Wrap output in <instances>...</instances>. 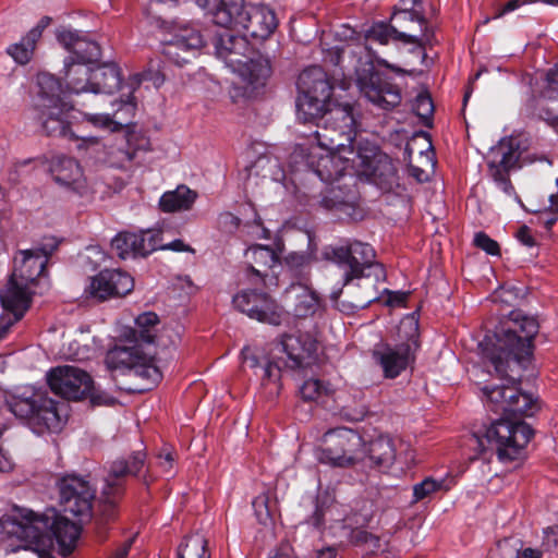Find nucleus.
Instances as JSON below:
<instances>
[{
    "label": "nucleus",
    "instance_id": "1",
    "mask_svg": "<svg viewBox=\"0 0 558 558\" xmlns=\"http://www.w3.org/2000/svg\"><path fill=\"white\" fill-rule=\"evenodd\" d=\"M509 320L512 326L486 335L480 343L483 357L490 363L495 373L511 383L505 417L493 422L483 437L476 438L482 453L490 449L501 462L519 459L533 436L529 424L510 416H532L539 409L537 399L522 392L517 386L532 355L533 339L539 325L534 317L520 311H512Z\"/></svg>",
    "mask_w": 558,
    "mask_h": 558
},
{
    "label": "nucleus",
    "instance_id": "2",
    "mask_svg": "<svg viewBox=\"0 0 558 558\" xmlns=\"http://www.w3.org/2000/svg\"><path fill=\"white\" fill-rule=\"evenodd\" d=\"M393 38L392 23H376L365 33L366 45L351 50L352 56L357 57L355 65L356 84L364 97L383 110H392L402 100L400 87L392 83L383 73L375 70L374 62L393 71H399L385 59L380 58L373 48V43L387 45Z\"/></svg>",
    "mask_w": 558,
    "mask_h": 558
},
{
    "label": "nucleus",
    "instance_id": "3",
    "mask_svg": "<svg viewBox=\"0 0 558 558\" xmlns=\"http://www.w3.org/2000/svg\"><path fill=\"white\" fill-rule=\"evenodd\" d=\"M36 250L20 251L14 257V266L7 287L0 291V302L5 313L2 317L20 320L31 304L29 286L44 272L49 255L57 248L52 241Z\"/></svg>",
    "mask_w": 558,
    "mask_h": 558
},
{
    "label": "nucleus",
    "instance_id": "4",
    "mask_svg": "<svg viewBox=\"0 0 558 558\" xmlns=\"http://www.w3.org/2000/svg\"><path fill=\"white\" fill-rule=\"evenodd\" d=\"M196 3L210 11L216 25L240 26L256 39L268 38L277 27L275 12L253 0H196Z\"/></svg>",
    "mask_w": 558,
    "mask_h": 558
},
{
    "label": "nucleus",
    "instance_id": "5",
    "mask_svg": "<svg viewBox=\"0 0 558 558\" xmlns=\"http://www.w3.org/2000/svg\"><path fill=\"white\" fill-rule=\"evenodd\" d=\"M313 122L317 126L314 135L322 148L350 155L360 154L359 144L362 145V142H355L357 121L352 105H333Z\"/></svg>",
    "mask_w": 558,
    "mask_h": 558
},
{
    "label": "nucleus",
    "instance_id": "6",
    "mask_svg": "<svg viewBox=\"0 0 558 558\" xmlns=\"http://www.w3.org/2000/svg\"><path fill=\"white\" fill-rule=\"evenodd\" d=\"M145 463L146 453L143 450L133 452L129 460L118 459L111 463L101 492V514L96 520L99 536L105 535L104 524L117 517V504L124 494V478L128 475L137 476Z\"/></svg>",
    "mask_w": 558,
    "mask_h": 558
},
{
    "label": "nucleus",
    "instance_id": "7",
    "mask_svg": "<svg viewBox=\"0 0 558 558\" xmlns=\"http://www.w3.org/2000/svg\"><path fill=\"white\" fill-rule=\"evenodd\" d=\"M520 141L517 137L502 138L492 147L487 155L488 172L498 187L508 196L514 194V187L509 179L510 171L525 163L542 161L550 165L545 155L527 154L522 156Z\"/></svg>",
    "mask_w": 558,
    "mask_h": 558
},
{
    "label": "nucleus",
    "instance_id": "8",
    "mask_svg": "<svg viewBox=\"0 0 558 558\" xmlns=\"http://www.w3.org/2000/svg\"><path fill=\"white\" fill-rule=\"evenodd\" d=\"M326 260L336 263L343 269V276L372 278L384 281L386 271L383 264L375 262V251L367 244L353 241L341 246H326L323 251Z\"/></svg>",
    "mask_w": 558,
    "mask_h": 558
},
{
    "label": "nucleus",
    "instance_id": "9",
    "mask_svg": "<svg viewBox=\"0 0 558 558\" xmlns=\"http://www.w3.org/2000/svg\"><path fill=\"white\" fill-rule=\"evenodd\" d=\"M299 96L296 111L304 123L315 121L326 110L331 97L332 85L322 66L314 65L304 70L298 78Z\"/></svg>",
    "mask_w": 558,
    "mask_h": 558
},
{
    "label": "nucleus",
    "instance_id": "10",
    "mask_svg": "<svg viewBox=\"0 0 558 558\" xmlns=\"http://www.w3.org/2000/svg\"><path fill=\"white\" fill-rule=\"evenodd\" d=\"M10 411L24 420L27 426L37 435L46 432H58L62 428L63 420L59 403L45 396L33 398L14 397L9 402Z\"/></svg>",
    "mask_w": 558,
    "mask_h": 558
},
{
    "label": "nucleus",
    "instance_id": "11",
    "mask_svg": "<svg viewBox=\"0 0 558 558\" xmlns=\"http://www.w3.org/2000/svg\"><path fill=\"white\" fill-rule=\"evenodd\" d=\"M405 330L409 336L405 342L396 345L381 344L373 351V357L381 366L385 377L396 378L414 360L418 349V324L413 317L402 320L399 332Z\"/></svg>",
    "mask_w": 558,
    "mask_h": 558
},
{
    "label": "nucleus",
    "instance_id": "12",
    "mask_svg": "<svg viewBox=\"0 0 558 558\" xmlns=\"http://www.w3.org/2000/svg\"><path fill=\"white\" fill-rule=\"evenodd\" d=\"M324 447L317 453L322 463L332 466H350L363 458V439L350 428H337L327 432L323 438Z\"/></svg>",
    "mask_w": 558,
    "mask_h": 558
},
{
    "label": "nucleus",
    "instance_id": "13",
    "mask_svg": "<svg viewBox=\"0 0 558 558\" xmlns=\"http://www.w3.org/2000/svg\"><path fill=\"white\" fill-rule=\"evenodd\" d=\"M47 380L50 389L64 399L81 400L90 397L93 403H107L108 399L102 400L94 391V383L90 375L72 365H62L51 368L47 374Z\"/></svg>",
    "mask_w": 558,
    "mask_h": 558
},
{
    "label": "nucleus",
    "instance_id": "14",
    "mask_svg": "<svg viewBox=\"0 0 558 558\" xmlns=\"http://www.w3.org/2000/svg\"><path fill=\"white\" fill-rule=\"evenodd\" d=\"M60 505L64 513L72 514L83 521L92 515L95 489L84 477L68 474L58 482Z\"/></svg>",
    "mask_w": 558,
    "mask_h": 558
},
{
    "label": "nucleus",
    "instance_id": "15",
    "mask_svg": "<svg viewBox=\"0 0 558 558\" xmlns=\"http://www.w3.org/2000/svg\"><path fill=\"white\" fill-rule=\"evenodd\" d=\"M377 282L372 278L343 276L342 288L333 291L330 300L338 311L352 315L378 300Z\"/></svg>",
    "mask_w": 558,
    "mask_h": 558
},
{
    "label": "nucleus",
    "instance_id": "16",
    "mask_svg": "<svg viewBox=\"0 0 558 558\" xmlns=\"http://www.w3.org/2000/svg\"><path fill=\"white\" fill-rule=\"evenodd\" d=\"M393 39L404 44H413L420 48L433 46L436 43L435 33L429 27L424 14L418 10L399 9L390 19Z\"/></svg>",
    "mask_w": 558,
    "mask_h": 558
},
{
    "label": "nucleus",
    "instance_id": "17",
    "mask_svg": "<svg viewBox=\"0 0 558 558\" xmlns=\"http://www.w3.org/2000/svg\"><path fill=\"white\" fill-rule=\"evenodd\" d=\"M233 304L236 310L260 323L279 326L282 322V308L266 292L243 290L233 296Z\"/></svg>",
    "mask_w": 558,
    "mask_h": 558
},
{
    "label": "nucleus",
    "instance_id": "18",
    "mask_svg": "<svg viewBox=\"0 0 558 558\" xmlns=\"http://www.w3.org/2000/svg\"><path fill=\"white\" fill-rule=\"evenodd\" d=\"M356 167H362L364 173L383 190L390 191L398 185V173L391 158L378 150L376 146L359 144Z\"/></svg>",
    "mask_w": 558,
    "mask_h": 558
},
{
    "label": "nucleus",
    "instance_id": "19",
    "mask_svg": "<svg viewBox=\"0 0 558 558\" xmlns=\"http://www.w3.org/2000/svg\"><path fill=\"white\" fill-rule=\"evenodd\" d=\"M245 257L250 263L245 270V277L250 283L260 284L266 289L277 286V278L272 269L279 265V258L272 248L255 245L246 251Z\"/></svg>",
    "mask_w": 558,
    "mask_h": 558
},
{
    "label": "nucleus",
    "instance_id": "20",
    "mask_svg": "<svg viewBox=\"0 0 558 558\" xmlns=\"http://www.w3.org/2000/svg\"><path fill=\"white\" fill-rule=\"evenodd\" d=\"M134 288L133 278L120 269H105L92 278L89 293L98 301L124 296Z\"/></svg>",
    "mask_w": 558,
    "mask_h": 558
},
{
    "label": "nucleus",
    "instance_id": "21",
    "mask_svg": "<svg viewBox=\"0 0 558 558\" xmlns=\"http://www.w3.org/2000/svg\"><path fill=\"white\" fill-rule=\"evenodd\" d=\"M158 248V234L150 231L119 232L111 241V250L121 258L145 257Z\"/></svg>",
    "mask_w": 558,
    "mask_h": 558
},
{
    "label": "nucleus",
    "instance_id": "22",
    "mask_svg": "<svg viewBox=\"0 0 558 558\" xmlns=\"http://www.w3.org/2000/svg\"><path fill=\"white\" fill-rule=\"evenodd\" d=\"M204 36L191 26L181 27L172 38L167 41L163 53L178 65L189 62L187 54L204 46Z\"/></svg>",
    "mask_w": 558,
    "mask_h": 558
},
{
    "label": "nucleus",
    "instance_id": "23",
    "mask_svg": "<svg viewBox=\"0 0 558 558\" xmlns=\"http://www.w3.org/2000/svg\"><path fill=\"white\" fill-rule=\"evenodd\" d=\"M222 32L214 36V47L219 59L230 66L235 68L246 58L250 52V44L244 36L234 35L229 28L223 27Z\"/></svg>",
    "mask_w": 558,
    "mask_h": 558
},
{
    "label": "nucleus",
    "instance_id": "24",
    "mask_svg": "<svg viewBox=\"0 0 558 558\" xmlns=\"http://www.w3.org/2000/svg\"><path fill=\"white\" fill-rule=\"evenodd\" d=\"M357 157V154L327 150V155L318 159L314 172L324 182H339L341 178H345L349 168L356 167Z\"/></svg>",
    "mask_w": 558,
    "mask_h": 558
},
{
    "label": "nucleus",
    "instance_id": "25",
    "mask_svg": "<svg viewBox=\"0 0 558 558\" xmlns=\"http://www.w3.org/2000/svg\"><path fill=\"white\" fill-rule=\"evenodd\" d=\"M50 171L60 186L82 194L86 187L80 163L65 156H57L51 160Z\"/></svg>",
    "mask_w": 558,
    "mask_h": 558
},
{
    "label": "nucleus",
    "instance_id": "26",
    "mask_svg": "<svg viewBox=\"0 0 558 558\" xmlns=\"http://www.w3.org/2000/svg\"><path fill=\"white\" fill-rule=\"evenodd\" d=\"M280 345L289 359L286 366L292 369L308 365V360L317 350L316 341L306 333L287 335Z\"/></svg>",
    "mask_w": 558,
    "mask_h": 558
},
{
    "label": "nucleus",
    "instance_id": "27",
    "mask_svg": "<svg viewBox=\"0 0 558 558\" xmlns=\"http://www.w3.org/2000/svg\"><path fill=\"white\" fill-rule=\"evenodd\" d=\"M59 43L69 50L77 64L97 61L100 57L99 45L76 31H62L58 34Z\"/></svg>",
    "mask_w": 558,
    "mask_h": 558
},
{
    "label": "nucleus",
    "instance_id": "28",
    "mask_svg": "<svg viewBox=\"0 0 558 558\" xmlns=\"http://www.w3.org/2000/svg\"><path fill=\"white\" fill-rule=\"evenodd\" d=\"M356 193L351 184L330 183L323 193L320 205L327 209L348 217H354Z\"/></svg>",
    "mask_w": 558,
    "mask_h": 558
},
{
    "label": "nucleus",
    "instance_id": "29",
    "mask_svg": "<svg viewBox=\"0 0 558 558\" xmlns=\"http://www.w3.org/2000/svg\"><path fill=\"white\" fill-rule=\"evenodd\" d=\"M150 150L147 137L131 134L124 146H111L107 153V162L111 168L129 170L140 151Z\"/></svg>",
    "mask_w": 558,
    "mask_h": 558
},
{
    "label": "nucleus",
    "instance_id": "30",
    "mask_svg": "<svg viewBox=\"0 0 558 558\" xmlns=\"http://www.w3.org/2000/svg\"><path fill=\"white\" fill-rule=\"evenodd\" d=\"M37 119L41 124L44 132L48 136L72 137L68 112L72 109L71 105H53L48 108H35Z\"/></svg>",
    "mask_w": 558,
    "mask_h": 558
},
{
    "label": "nucleus",
    "instance_id": "31",
    "mask_svg": "<svg viewBox=\"0 0 558 558\" xmlns=\"http://www.w3.org/2000/svg\"><path fill=\"white\" fill-rule=\"evenodd\" d=\"M233 71L239 73L247 89L255 92L265 86L271 74V66L269 60L263 56L250 59L246 57Z\"/></svg>",
    "mask_w": 558,
    "mask_h": 558
},
{
    "label": "nucleus",
    "instance_id": "32",
    "mask_svg": "<svg viewBox=\"0 0 558 558\" xmlns=\"http://www.w3.org/2000/svg\"><path fill=\"white\" fill-rule=\"evenodd\" d=\"M60 81L52 74L41 72L37 75L35 108H48L53 105H70L64 100Z\"/></svg>",
    "mask_w": 558,
    "mask_h": 558
},
{
    "label": "nucleus",
    "instance_id": "33",
    "mask_svg": "<svg viewBox=\"0 0 558 558\" xmlns=\"http://www.w3.org/2000/svg\"><path fill=\"white\" fill-rule=\"evenodd\" d=\"M287 296L293 301V314L296 317L314 315L320 305L316 292L301 283H292L287 290Z\"/></svg>",
    "mask_w": 558,
    "mask_h": 558
},
{
    "label": "nucleus",
    "instance_id": "34",
    "mask_svg": "<svg viewBox=\"0 0 558 558\" xmlns=\"http://www.w3.org/2000/svg\"><path fill=\"white\" fill-rule=\"evenodd\" d=\"M50 22L51 19L49 16L41 17L38 24L33 27L20 43L11 45L8 48V53L12 56L16 62L21 64L27 63L33 56L36 43L41 37L43 31Z\"/></svg>",
    "mask_w": 558,
    "mask_h": 558
},
{
    "label": "nucleus",
    "instance_id": "35",
    "mask_svg": "<svg viewBox=\"0 0 558 558\" xmlns=\"http://www.w3.org/2000/svg\"><path fill=\"white\" fill-rule=\"evenodd\" d=\"M121 73L114 63H104L92 70V93L112 94L120 88Z\"/></svg>",
    "mask_w": 558,
    "mask_h": 558
},
{
    "label": "nucleus",
    "instance_id": "36",
    "mask_svg": "<svg viewBox=\"0 0 558 558\" xmlns=\"http://www.w3.org/2000/svg\"><path fill=\"white\" fill-rule=\"evenodd\" d=\"M64 78L70 93L92 92V70L85 64H77L72 57L64 61Z\"/></svg>",
    "mask_w": 558,
    "mask_h": 558
},
{
    "label": "nucleus",
    "instance_id": "37",
    "mask_svg": "<svg viewBox=\"0 0 558 558\" xmlns=\"http://www.w3.org/2000/svg\"><path fill=\"white\" fill-rule=\"evenodd\" d=\"M197 198V193L186 185H179L173 191L162 194L159 207L165 213L190 210Z\"/></svg>",
    "mask_w": 558,
    "mask_h": 558
},
{
    "label": "nucleus",
    "instance_id": "38",
    "mask_svg": "<svg viewBox=\"0 0 558 558\" xmlns=\"http://www.w3.org/2000/svg\"><path fill=\"white\" fill-rule=\"evenodd\" d=\"M367 452L375 465L389 469L396 460L395 440L387 435H381L369 442Z\"/></svg>",
    "mask_w": 558,
    "mask_h": 558
},
{
    "label": "nucleus",
    "instance_id": "39",
    "mask_svg": "<svg viewBox=\"0 0 558 558\" xmlns=\"http://www.w3.org/2000/svg\"><path fill=\"white\" fill-rule=\"evenodd\" d=\"M143 355L136 345L116 347L106 356V364L110 369L126 368L133 372Z\"/></svg>",
    "mask_w": 558,
    "mask_h": 558
},
{
    "label": "nucleus",
    "instance_id": "40",
    "mask_svg": "<svg viewBox=\"0 0 558 558\" xmlns=\"http://www.w3.org/2000/svg\"><path fill=\"white\" fill-rule=\"evenodd\" d=\"M281 364L279 361L265 359L260 367L262 387L265 389L266 397L276 398L281 390Z\"/></svg>",
    "mask_w": 558,
    "mask_h": 558
},
{
    "label": "nucleus",
    "instance_id": "41",
    "mask_svg": "<svg viewBox=\"0 0 558 558\" xmlns=\"http://www.w3.org/2000/svg\"><path fill=\"white\" fill-rule=\"evenodd\" d=\"M159 318L153 312L143 313L135 319V328L132 330L136 343L150 344L155 341Z\"/></svg>",
    "mask_w": 558,
    "mask_h": 558
},
{
    "label": "nucleus",
    "instance_id": "42",
    "mask_svg": "<svg viewBox=\"0 0 558 558\" xmlns=\"http://www.w3.org/2000/svg\"><path fill=\"white\" fill-rule=\"evenodd\" d=\"M27 509L19 508L13 514L4 517L0 520V533L5 532L8 535L15 536L22 542H25V537L20 533L17 527L21 530L27 529Z\"/></svg>",
    "mask_w": 558,
    "mask_h": 558
},
{
    "label": "nucleus",
    "instance_id": "43",
    "mask_svg": "<svg viewBox=\"0 0 558 558\" xmlns=\"http://www.w3.org/2000/svg\"><path fill=\"white\" fill-rule=\"evenodd\" d=\"M178 558H210L207 539L199 534L187 537L179 547Z\"/></svg>",
    "mask_w": 558,
    "mask_h": 558
},
{
    "label": "nucleus",
    "instance_id": "44",
    "mask_svg": "<svg viewBox=\"0 0 558 558\" xmlns=\"http://www.w3.org/2000/svg\"><path fill=\"white\" fill-rule=\"evenodd\" d=\"M510 386H485L482 391L486 397L489 409L496 413H506V408L509 399Z\"/></svg>",
    "mask_w": 558,
    "mask_h": 558
},
{
    "label": "nucleus",
    "instance_id": "45",
    "mask_svg": "<svg viewBox=\"0 0 558 558\" xmlns=\"http://www.w3.org/2000/svg\"><path fill=\"white\" fill-rule=\"evenodd\" d=\"M412 108L425 126L432 125L435 107L432 97L427 92H422L415 97Z\"/></svg>",
    "mask_w": 558,
    "mask_h": 558
},
{
    "label": "nucleus",
    "instance_id": "46",
    "mask_svg": "<svg viewBox=\"0 0 558 558\" xmlns=\"http://www.w3.org/2000/svg\"><path fill=\"white\" fill-rule=\"evenodd\" d=\"M538 116L558 133V95L541 100Z\"/></svg>",
    "mask_w": 558,
    "mask_h": 558
},
{
    "label": "nucleus",
    "instance_id": "47",
    "mask_svg": "<svg viewBox=\"0 0 558 558\" xmlns=\"http://www.w3.org/2000/svg\"><path fill=\"white\" fill-rule=\"evenodd\" d=\"M330 392L329 384L313 378L304 381L300 388V393L305 401H315Z\"/></svg>",
    "mask_w": 558,
    "mask_h": 558
},
{
    "label": "nucleus",
    "instance_id": "48",
    "mask_svg": "<svg viewBox=\"0 0 558 558\" xmlns=\"http://www.w3.org/2000/svg\"><path fill=\"white\" fill-rule=\"evenodd\" d=\"M441 489L448 490V487L445 486V480L436 481L433 477H426L413 486V501L423 500Z\"/></svg>",
    "mask_w": 558,
    "mask_h": 558
},
{
    "label": "nucleus",
    "instance_id": "49",
    "mask_svg": "<svg viewBox=\"0 0 558 558\" xmlns=\"http://www.w3.org/2000/svg\"><path fill=\"white\" fill-rule=\"evenodd\" d=\"M521 541L515 537L505 538L497 544L496 553L490 558H519Z\"/></svg>",
    "mask_w": 558,
    "mask_h": 558
},
{
    "label": "nucleus",
    "instance_id": "50",
    "mask_svg": "<svg viewBox=\"0 0 558 558\" xmlns=\"http://www.w3.org/2000/svg\"><path fill=\"white\" fill-rule=\"evenodd\" d=\"M132 373L149 380L153 385L157 384L161 378L158 367L153 365L145 354L143 355V359L140 360V363L136 364Z\"/></svg>",
    "mask_w": 558,
    "mask_h": 558
},
{
    "label": "nucleus",
    "instance_id": "51",
    "mask_svg": "<svg viewBox=\"0 0 558 558\" xmlns=\"http://www.w3.org/2000/svg\"><path fill=\"white\" fill-rule=\"evenodd\" d=\"M351 543L355 545H366L371 551L380 548V538L365 530L354 529L350 534Z\"/></svg>",
    "mask_w": 558,
    "mask_h": 558
},
{
    "label": "nucleus",
    "instance_id": "52",
    "mask_svg": "<svg viewBox=\"0 0 558 558\" xmlns=\"http://www.w3.org/2000/svg\"><path fill=\"white\" fill-rule=\"evenodd\" d=\"M312 502L314 506V512L307 519V523L316 529H320L324 525L325 512L329 506V497L327 495L317 496Z\"/></svg>",
    "mask_w": 558,
    "mask_h": 558
},
{
    "label": "nucleus",
    "instance_id": "53",
    "mask_svg": "<svg viewBox=\"0 0 558 558\" xmlns=\"http://www.w3.org/2000/svg\"><path fill=\"white\" fill-rule=\"evenodd\" d=\"M268 504H269V497L266 494L258 495L253 500V504H252L256 519L263 525H267L271 522V512H270Z\"/></svg>",
    "mask_w": 558,
    "mask_h": 558
},
{
    "label": "nucleus",
    "instance_id": "54",
    "mask_svg": "<svg viewBox=\"0 0 558 558\" xmlns=\"http://www.w3.org/2000/svg\"><path fill=\"white\" fill-rule=\"evenodd\" d=\"M474 245L489 255H500L499 244L484 232H477L474 235Z\"/></svg>",
    "mask_w": 558,
    "mask_h": 558
},
{
    "label": "nucleus",
    "instance_id": "55",
    "mask_svg": "<svg viewBox=\"0 0 558 558\" xmlns=\"http://www.w3.org/2000/svg\"><path fill=\"white\" fill-rule=\"evenodd\" d=\"M85 120L95 126L102 129H118V125H122L121 121H114L109 114L105 113H85Z\"/></svg>",
    "mask_w": 558,
    "mask_h": 558
},
{
    "label": "nucleus",
    "instance_id": "56",
    "mask_svg": "<svg viewBox=\"0 0 558 558\" xmlns=\"http://www.w3.org/2000/svg\"><path fill=\"white\" fill-rule=\"evenodd\" d=\"M310 264V258L303 253H290L286 257V265L295 272H301Z\"/></svg>",
    "mask_w": 558,
    "mask_h": 558
},
{
    "label": "nucleus",
    "instance_id": "57",
    "mask_svg": "<svg viewBox=\"0 0 558 558\" xmlns=\"http://www.w3.org/2000/svg\"><path fill=\"white\" fill-rule=\"evenodd\" d=\"M550 202V211L544 213L539 219L544 223L547 229H550L551 226L558 220V193L551 194L549 196Z\"/></svg>",
    "mask_w": 558,
    "mask_h": 558
},
{
    "label": "nucleus",
    "instance_id": "58",
    "mask_svg": "<svg viewBox=\"0 0 558 558\" xmlns=\"http://www.w3.org/2000/svg\"><path fill=\"white\" fill-rule=\"evenodd\" d=\"M542 547L545 551H553L558 548V525L544 531Z\"/></svg>",
    "mask_w": 558,
    "mask_h": 558
},
{
    "label": "nucleus",
    "instance_id": "59",
    "mask_svg": "<svg viewBox=\"0 0 558 558\" xmlns=\"http://www.w3.org/2000/svg\"><path fill=\"white\" fill-rule=\"evenodd\" d=\"M132 82L131 84L133 86H138L143 81H153L155 86H160L165 78L162 75H160L158 72H144V73H137L131 77Z\"/></svg>",
    "mask_w": 558,
    "mask_h": 558
},
{
    "label": "nucleus",
    "instance_id": "60",
    "mask_svg": "<svg viewBox=\"0 0 558 558\" xmlns=\"http://www.w3.org/2000/svg\"><path fill=\"white\" fill-rule=\"evenodd\" d=\"M517 239L524 245L532 247L535 245V240L532 235L531 229L527 226H522L517 231Z\"/></svg>",
    "mask_w": 558,
    "mask_h": 558
},
{
    "label": "nucleus",
    "instance_id": "61",
    "mask_svg": "<svg viewBox=\"0 0 558 558\" xmlns=\"http://www.w3.org/2000/svg\"><path fill=\"white\" fill-rule=\"evenodd\" d=\"M159 464L165 470L167 474L173 473V461L174 457L172 452H166L165 454H159Z\"/></svg>",
    "mask_w": 558,
    "mask_h": 558
},
{
    "label": "nucleus",
    "instance_id": "62",
    "mask_svg": "<svg viewBox=\"0 0 558 558\" xmlns=\"http://www.w3.org/2000/svg\"><path fill=\"white\" fill-rule=\"evenodd\" d=\"M162 250H172L175 252H194V250L185 244L182 240H174L169 244L160 246Z\"/></svg>",
    "mask_w": 558,
    "mask_h": 558
},
{
    "label": "nucleus",
    "instance_id": "63",
    "mask_svg": "<svg viewBox=\"0 0 558 558\" xmlns=\"http://www.w3.org/2000/svg\"><path fill=\"white\" fill-rule=\"evenodd\" d=\"M134 542V537L126 539L120 547L112 554L111 558H126Z\"/></svg>",
    "mask_w": 558,
    "mask_h": 558
},
{
    "label": "nucleus",
    "instance_id": "64",
    "mask_svg": "<svg viewBox=\"0 0 558 558\" xmlns=\"http://www.w3.org/2000/svg\"><path fill=\"white\" fill-rule=\"evenodd\" d=\"M519 558H542V551L533 548L520 547Z\"/></svg>",
    "mask_w": 558,
    "mask_h": 558
}]
</instances>
